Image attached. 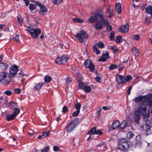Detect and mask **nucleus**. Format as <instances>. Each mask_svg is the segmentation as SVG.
Here are the masks:
<instances>
[{
    "mask_svg": "<svg viewBox=\"0 0 152 152\" xmlns=\"http://www.w3.org/2000/svg\"><path fill=\"white\" fill-rule=\"evenodd\" d=\"M68 111V109L66 106H64L62 110V112L64 113H66Z\"/></svg>",
    "mask_w": 152,
    "mask_h": 152,
    "instance_id": "nucleus-56",
    "label": "nucleus"
},
{
    "mask_svg": "<svg viewBox=\"0 0 152 152\" xmlns=\"http://www.w3.org/2000/svg\"><path fill=\"white\" fill-rule=\"evenodd\" d=\"M143 130H146V135L152 134V127L148 125H145V127L143 126L142 127Z\"/></svg>",
    "mask_w": 152,
    "mask_h": 152,
    "instance_id": "nucleus-17",
    "label": "nucleus"
},
{
    "mask_svg": "<svg viewBox=\"0 0 152 152\" xmlns=\"http://www.w3.org/2000/svg\"><path fill=\"white\" fill-rule=\"evenodd\" d=\"M93 48L94 52L96 54H99L100 53V51L98 50L95 44L93 45Z\"/></svg>",
    "mask_w": 152,
    "mask_h": 152,
    "instance_id": "nucleus-28",
    "label": "nucleus"
},
{
    "mask_svg": "<svg viewBox=\"0 0 152 152\" xmlns=\"http://www.w3.org/2000/svg\"><path fill=\"white\" fill-rule=\"evenodd\" d=\"M132 85H131L128 88L127 91V94L128 95H130L131 94V91L132 89Z\"/></svg>",
    "mask_w": 152,
    "mask_h": 152,
    "instance_id": "nucleus-58",
    "label": "nucleus"
},
{
    "mask_svg": "<svg viewBox=\"0 0 152 152\" xmlns=\"http://www.w3.org/2000/svg\"><path fill=\"white\" fill-rule=\"evenodd\" d=\"M12 82L8 72L3 71L0 72V83L4 86H7Z\"/></svg>",
    "mask_w": 152,
    "mask_h": 152,
    "instance_id": "nucleus-3",
    "label": "nucleus"
},
{
    "mask_svg": "<svg viewBox=\"0 0 152 152\" xmlns=\"http://www.w3.org/2000/svg\"><path fill=\"white\" fill-rule=\"evenodd\" d=\"M115 32L114 31H112L110 34L109 38L111 40H113L115 39V36L114 35L115 34Z\"/></svg>",
    "mask_w": 152,
    "mask_h": 152,
    "instance_id": "nucleus-33",
    "label": "nucleus"
},
{
    "mask_svg": "<svg viewBox=\"0 0 152 152\" xmlns=\"http://www.w3.org/2000/svg\"><path fill=\"white\" fill-rule=\"evenodd\" d=\"M53 149L54 151H57L60 150L59 147L56 146H54L53 147Z\"/></svg>",
    "mask_w": 152,
    "mask_h": 152,
    "instance_id": "nucleus-60",
    "label": "nucleus"
},
{
    "mask_svg": "<svg viewBox=\"0 0 152 152\" xmlns=\"http://www.w3.org/2000/svg\"><path fill=\"white\" fill-rule=\"evenodd\" d=\"M26 30L30 34L32 37L36 39H37L38 35L41 32V30L39 28L34 29L30 27H28Z\"/></svg>",
    "mask_w": 152,
    "mask_h": 152,
    "instance_id": "nucleus-6",
    "label": "nucleus"
},
{
    "mask_svg": "<svg viewBox=\"0 0 152 152\" xmlns=\"http://www.w3.org/2000/svg\"><path fill=\"white\" fill-rule=\"evenodd\" d=\"M50 133V131H48L43 132L42 134V135L44 137H48Z\"/></svg>",
    "mask_w": 152,
    "mask_h": 152,
    "instance_id": "nucleus-47",
    "label": "nucleus"
},
{
    "mask_svg": "<svg viewBox=\"0 0 152 152\" xmlns=\"http://www.w3.org/2000/svg\"><path fill=\"white\" fill-rule=\"evenodd\" d=\"M40 9L41 10V11L47 12L48 11V9L46 8V7L44 6L43 5H42L41 7H40Z\"/></svg>",
    "mask_w": 152,
    "mask_h": 152,
    "instance_id": "nucleus-39",
    "label": "nucleus"
},
{
    "mask_svg": "<svg viewBox=\"0 0 152 152\" xmlns=\"http://www.w3.org/2000/svg\"><path fill=\"white\" fill-rule=\"evenodd\" d=\"M129 28L128 24L127 23L124 25H123L120 27L118 29V31L122 33H126L128 32Z\"/></svg>",
    "mask_w": 152,
    "mask_h": 152,
    "instance_id": "nucleus-13",
    "label": "nucleus"
},
{
    "mask_svg": "<svg viewBox=\"0 0 152 152\" xmlns=\"http://www.w3.org/2000/svg\"><path fill=\"white\" fill-rule=\"evenodd\" d=\"M104 19L103 12L100 11L97 13L94 14V15H91L88 19V21L91 23H94L96 21L103 22Z\"/></svg>",
    "mask_w": 152,
    "mask_h": 152,
    "instance_id": "nucleus-2",
    "label": "nucleus"
},
{
    "mask_svg": "<svg viewBox=\"0 0 152 152\" xmlns=\"http://www.w3.org/2000/svg\"><path fill=\"white\" fill-rule=\"evenodd\" d=\"M117 82L118 84H124L125 83V78L121 75H117Z\"/></svg>",
    "mask_w": 152,
    "mask_h": 152,
    "instance_id": "nucleus-15",
    "label": "nucleus"
},
{
    "mask_svg": "<svg viewBox=\"0 0 152 152\" xmlns=\"http://www.w3.org/2000/svg\"><path fill=\"white\" fill-rule=\"evenodd\" d=\"M136 142L135 143V145L136 146H140L142 143L141 140H136Z\"/></svg>",
    "mask_w": 152,
    "mask_h": 152,
    "instance_id": "nucleus-51",
    "label": "nucleus"
},
{
    "mask_svg": "<svg viewBox=\"0 0 152 152\" xmlns=\"http://www.w3.org/2000/svg\"><path fill=\"white\" fill-rule=\"evenodd\" d=\"M120 125V122L119 120H115L114 121L113 123L112 124L109 129V130L110 131L114 130L116 129L119 128Z\"/></svg>",
    "mask_w": 152,
    "mask_h": 152,
    "instance_id": "nucleus-14",
    "label": "nucleus"
},
{
    "mask_svg": "<svg viewBox=\"0 0 152 152\" xmlns=\"http://www.w3.org/2000/svg\"><path fill=\"white\" fill-rule=\"evenodd\" d=\"M95 80L97 82H98L99 83L101 82L100 80H101V78L100 77H98V76L97 77H96L95 78Z\"/></svg>",
    "mask_w": 152,
    "mask_h": 152,
    "instance_id": "nucleus-64",
    "label": "nucleus"
},
{
    "mask_svg": "<svg viewBox=\"0 0 152 152\" xmlns=\"http://www.w3.org/2000/svg\"><path fill=\"white\" fill-rule=\"evenodd\" d=\"M87 134L90 135L96 134L102 135V132L100 129H97L96 127H93L88 132Z\"/></svg>",
    "mask_w": 152,
    "mask_h": 152,
    "instance_id": "nucleus-11",
    "label": "nucleus"
},
{
    "mask_svg": "<svg viewBox=\"0 0 152 152\" xmlns=\"http://www.w3.org/2000/svg\"><path fill=\"white\" fill-rule=\"evenodd\" d=\"M69 59V57L67 55H63L61 57L56 58L55 62L58 65H61L64 64Z\"/></svg>",
    "mask_w": 152,
    "mask_h": 152,
    "instance_id": "nucleus-8",
    "label": "nucleus"
},
{
    "mask_svg": "<svg viewBox=\"0 0 152 152\" xmlns=\"http://www.w3.org/2000/svg\"><path fill=\"white\" fill-rule=\"evenodd\" d=\"M145 9L146 12L147 14L152 16V6L148 5L145 8Z\"/></svg>",
    "mask_w": 152,
    "mask_h": 152,
    "instance_id": "nucleus-22",
    "label": "nucleus"
},
{
    "mask_svg": "<svg viewBox=\"0 0 152 152\" xmlns=\"http://www.w3.org/2000/svg\"><path fill=\"white\" fill-rule=\"evenodd\" d=\"M147 104L149 107H151L152 108V96L148 98L147 100ZM151 112L152 113V109L151 110Z\"/></svg>",
    "mask_w": 152,
    "mask_h": 152,
    "instance_id": "nucleus-29",
    "label": "nucleus"
},
{
    "mask_svg": "<svg viewBox=\"0 0 152 152\" xmlns=\"http://www.w3.org/2000/svg\"><path fill=\"white\" fill-rule=\"evenodd\" d=\"M44 83L41 82L36 84L34 87V89L35 90H39L44 85Z\"/></svg>",
    "mask_w": 152,
    "mask_h": 152,
    "instance_id": "nucleus-24",
    "label": "nucleus"
},
{
    "mask_svg": "<svg viewBox=\"0 0 152 152\" xmlns=\"http://www.w3.org/2000/svg\"><path fill=\"white\" fill-rule=\"evenodd\" d=\"M132 79V77L129 75H128L125 78V83L127 82H129Z\"/></svg>",
    "mask_w": 152,
    "mask_h": 152,
    "instance_id": "nucleus-36",
    "label": "nucleus"
},
{
    "mask_svg": "<svg viewBox=\"0 0 152 152\" xmlns=\"http://www.w3.org/2000/svg\"><path fill=\"white\" fill-rule=\"evenodd\" d=\"M18 106V104L14 102H10L8 103V107L12 110H14Z\"/></svg>",
    "mask_w": 152,
    "mask_h": 152,
    "instance_id": "nucleus-18",
    "label": "nucleus"
},
{
    "mask_svg": "<svg viewBox=\"0 0 152 152\" xmlns=\"http://www.w3.org/2000/svg\"><path fill=\"white\" fill-rule=\"evenodd\" d=\"M134 136V134L131 132H128L126 135L127 137L129 139H132Z\"/></svg>",
    "mask_w": 152,
    "mask_h": 152,
    "instance_id": "nucleus-35",
    "label": "nucleus"
},
{
    "mask_svg": "<svg viewBox=\"0 0 152 152\" xmlns=\"http://www.w3.org/2000/svg\"><path fill=\"white\" fill-rule=\"evenodd\" d=\"M142 115L144 118L147 119L149 117V111L146 110L145 105L141 104L134 112V122L137 124L139 123L140 116Z\"/></svg>",
    "mask_w": 152,
    "mask_h": 152,
    "instance_id": "nucleus-1",
    "label": "nucleus"
},
{
    "mask_svg": "<svg viewBox=\"0 0 152 152\" xmlns=\"http://www.w3.org/2000/svg\"><path fill=\"white\" fill-rule=\"evenodd\" d=\"M73 21L75 22H77L79 23H83L84 22V20L83 19H81L80 18H74L72 19Z\"/></svg>",
    "mask_w": 152,
    "mask_h": 152,
    "instance_id": "nucleus-31",
    "label": "nucleus"
},
{
    "mask_svg": "<svg viewBox=\"0 0 152 152\" xmlns=\"http://www.w3.org/2000/svg\"><path fill=\"white\" fill-rule=\"evenodd\" d=\"M108 11L109 12V15H108V18L111 17L113 16V10H110V9H108Z\"/></svg>",
    "mask_w": 152,
    "mask_h": 152,
    "instance_id": "nucleus-49",
    "label": "nucleus"
},
{
    "mask_svg": "<svg viewBox=\"0 0 152 152\" xmlns=\"http://www.w3.org/2000/svg\"><path fill=\"white\" fill-rule=\"evenodd\" d=\"M101 108H98L96 110V112L98 115L99 116L101 115Z\"/></svg>",
    "mask_w": 152,
    "mask_h": 152,
    "instance_id": "nucleus-62",
    "label": "nucleus"
},
{
    "mask_svg": "<svg viewBox=\"0 0 152 152\" xmlns=\"http://www.w3.org/2000/svg\"><path fill=\"white\" fill-rule=\"evenodd\" d=\"M78 83L79 88L81 89H83V87L84 86L83 85L82 82L81 80L79 79L78 80Z\"/></svg>",
    "mask_w": 152,
    "mask_h": 152,
    "instance_id": "nucleus-37",
    "label": "nucleus"
},
{
    "mask_svg": "<svg viewBox=\"0 0 152 152\" xmlns=\"http://www.w3.org/2000/svg\"><path fill=\"white\" fill-rule=\"evenodd\" d=\"M25 75V74H23L22 72V71L20 73H18L16 76L18 77L19 78H22Z\"/></svg>",
    "mask_w": 152,
    "mask_h": 152,
    "instance_id": "nucleus-55",
    "label": "nucleus"
},
{
    "mask_svg": "<svg viewBox=\"0 0 152 152\" xmlns=\"http://www.w3.org/2000/svg\"><path fill=\"white\" fill-rule=\"evenodd\" d=\"M63 1V0H53L52 2L54 4L58 5Z\"/></svg>",
    "mask_w": 152,
    "mask_h": 152,
    "instance_id": "nucleus-42",
    "label": "nucleus"
},
{
    "mask_svg": "<svg viewBox=\"0 0 152 152\" xmlns=\"http://www.w3.org/2000/svg\"><path fill=\"white\" fill-rule=\"evenodd\" d=\"M87 68L89 69V70L91 72H94L95 69V66L93 64V63H92Z\"/></svg>",
    "mask_w": 152,
    "mask_h": 152,
    "instance_id": "nucleus-32",
    "label": "nucleus"
},
{
    "mask_svg": "<svg viewBox=\"0 0 152 152\" xmlns=\"http://www.w3.org/2000/svg\"><path fill=\"white\" fill-rule=\"evenodd\" d=\"M44 80L45 82L48 83H49L51 80L52 78L48 75H47L45 77Z\"/></svg>",
    "mask_w": 152,
    "mask_h": 152,
    "instance_id": "nucleus-30",
    "label": "nucleus"
},
{
    "mask_svg": "<svg viewBox=\"0 0 152 152\" xmlns=\"http://www.w3.org/2000/svg\"><path fill=\"white\" fill-rule=\"evenodd\" d=\"M18 66L14 65L13 66H12L10 71H9V76L11 77V78L13 77L17 74V73L18 71Z\"/></svg>",
    "mask_w": 152,
    "mask_h": 152,
    "instance_id": "nucleus-10",
    "label": "nucleus"
},
{
    "mask_svg": "<svg viewBox=\"0 0 152 152\" xmlns=\"http://www.w3.org/2000/svg\"><path fill=\"white\" fill-rule=\"evenodd\" d=\"M83 90L86 92L89 93L91 91V87L89 86H85L83 87Z\"/></svg>",
    "mask_w": 152,
    "mask_h": 152,
    "instance_id": "nucleus-26",
    "label": "nucleus"
},
{
    "mask_svg": "<svg viewBox=\"0 0 152 152\" xmlns=\"http://www.w3.org/2000/svg\"><path fill=\"white\" fill-rule=\"evenodd\" d=\"M102 23H104V25L106 27V29L107 31L109 32L111 31L113 28L109 24L108 20L107 19H104Z\"/></svg>",
    "mask_w": 152,
    "mask_h": 152,
    "instance_id": "nucleus-16",
    "label": "nucleus"
},
{
    "mask_svg": "<svg viewBox=\"0 0 152 152\" xmlns=\"http://www.w3.org/2000/svg\"><path fill=\"white\" fill-rule=\"evenodd\" d=\"M79 120L77 118H76L71 122L69 124L65 127L67 132L70 133L73 131L74 129L78 124Z\"/></svg>",
    "mask_w": 152,
    "mask_h": 152,
    "instance_id": "nucleus-4",
    "label": "nucleus"
},
{
    "mask_svg": "<svg viewBox=\"0 0 152 152\" xmlns=\"http://www.w3.org/2000/svg\"><path fill=\"white\" fill-rule=\"evenodd\" d=\"M115 10L118 14H120L121 12V5L119 3H117L115 4Z\"/></svg>",
    "mask_w": 152,
    "mask_h": 152,
    "instance_id": "nucleus-19",
    "label": "nucleus"
},
{
    "mask_svg": "<svg viewBox=\"0 0 152 152\" xmlns=\"http://www.w3.org/2000/svg\"><path fill=\"white\" fill-rule=\"evenodd\" d=\"M13 110L14 111L12 114L14 115H15V117H16L18 114L20 113V110L19 108H16L14 110Z\"/></svg>",
    "mask_w": 152,
    "mask_h": 152,
    "instance_id": "nucleus-34",
    "label": "nucleus"
},
{
    "mask_svg": "<svg viewBox=\"0 0 152 152\" xmlns=\"http://www.w3.org/2000/svg\"><path fill=\"white\" fill-rule=\"evenodd\" d=\"M129 144L126 139H120L118 145V148L121 150H124L127 149L129 147Z\"/></svg>",
    "mask_w": 152,
    "mask_h": 152,
    "instance_id": "nucleus-9",
    "label": "nucleus"
},
{
    "mask_svg": "<svg viewBox=\"0 0 152 152\" xmlns=\"http://www.w3.org/2000/svg\"><path fill=\"white\" fill-rule=\"evenodd\" d=\"M132 52L135 54H138L139 52V50L137 49L135 47H133L132 49Z\"/></svg>",
    "mask_w": 152,
    "mask_h": 152,
    "instance_id": "nucleus-44",
    "label": "nucleus"
},
{
    "mask_svg": "<svg viewBox=\"0 0 152 152\" xmlns=\"http://www.w3.org/2000/svg\"><path fill=\"white\" fill-rule=\"evenodd\" d=\"M102 22H98L94 25V27L96 30H100L103 28V24Z\"/></svg>",
    "mask_w": 152,
    "mask_h": 152,
    "instance_id": "nucleus-20",
    "label": "nucleus"
},
{
    "mask_svg": "<svg viewBox=\"0 0 152 152\" xmlns=\"http://www.w3.org/2000/svg\"><path fill=\"white\" fill-rule=\"evenodd\" d=\"M109 48L110 49L113 50L114 53H116L118 52V50H117V48L116 47L113 46H110Z\"/></svg>",
    "mask_w": 152,
    "mask_h": 152,
    "instance_id": "nucleus-45",
    "label": "nucleus"
},
{
    "mask_svg": "<svg viewBox=\"0 0 152 152\" xmlns=\"http://www.w3.org/2000/svg\"><path fill=\"white\" fill-rule=\"evenodd\" d=\"M50 147L49 146H47L44 149L42 150L41 152H48L50 150Z\"/></svg>",
    "mask_w": 152,
    "mask_h": 152,
    "instance_id": "nucleus-46",
    "label": "nucleus"
},
{
    "mask_svg": "<svg viewBox=\"0 0 152 152\" xmlns=\"http://www.w3.org/2000/svg\"><path fill=\"white\" fill-rule=\"evenodd\" d=\"M122 41L121 37L120 35H118L116 39L115 42L117 43H119Z\"/></svg>",
    "mask_w": 152,
    "mask_h": 152,
    "instance_id": "nucleus-38",
    "label": "nucleus"
},
{
    "mask_svg": "<svg viewBox=\"0 0 152 152\" xmlns=\"http://www.w3.org/2000/svg\"><path fill=\"white\" fill-rule=\"evenodd\" d=\"M134 40L138 41L140 39V36L139 35L136 34L134 36Z\"/></svg>",
    "mask_w": 152,
    "mask_h": 152,
    "instance_id": "nucleus-57",
    "label": "nucleus"
},
{
    "mask_svg": "<svg viewBox=\"0 0 152 152\" xmlns=\"http://www.w3.org/2000/svg\"><path fill=\"white\" fill-rule=\"evenodd\" d=\"M36 7V5L32 4H30L29 5V8L31 11L34 10Z\"/></svg>",
    "mask_w": 152,
    "mask_h": 152,
    "instance_id": "nucleus-41",
    "label": "nucleus"
},
{
    "mask_svg": "<svg viewBox=\"0 0 152 152\" xmlns=\"http://www.w3.org/2000/svg\"><path fill=\"white\" fill-rule=\"evenodd\" d=\"M21 90L20 88L15 89L14 90V92L15 93H19L20 92Z\"/></svg>",
    "mask_w": 152,
    "mask_h": 152,
    "instance_id": "nucleus-63",
    "label": "nucleus"
},
{
    "mask_svg": "<svg viewBox=\"0 0 152 152\" xmlns=\"http://www.w3.org/2000/svg\"><path fill=\"white\" fill-rule=\"evenodd\" d=\"M75 36L81 42H84V39H86L88 38V34L84 30H81L80 33H77Z\"/></svg>",
    "mask_w": 152,
    "mask_h": 152,
    "instance_id": "nucleus-7",
    "label": "nucleus"
},
{
    "mask_svg": "<svg viewBox=\"0 0 152 152\" xmlns=\"http://www.w3.org/2000/svg\"><path fill=\"white\" fill-rule=\"evenodd\" d=\"M12 92L11 91L7 90L4 92V94L8 96H10L12 94Z\"/></svg>",
    "mask_w": 152,
    "mask_h": 152,
    "instance_id": "nucleus-54",
    "label": "nucleus"
},
{
    "mask_svg": "<svg viewBox=\"0 0 152 152\" xmlns=\"http://www.w3.org/2000/svg\"><path fill=\"white\" fill-rule=\"evenodd\" d=\"M152 96V94L150 95L149 96L147 97L145 96H140L138 97H135L134 100L136 103H139L141 102H142L139 105L138 108L140 106L141 104H143L145 105L146 110H147V104L146 102L147 103V100L148 98L150 96Z\"/></svg>",
    "mask_w": 152,
    "mask_h": 152,
    "instance_id": "nucleus-5",
    "label": "nucleus"
},
{
    "mask_svg": "<svg viewBox=\"0 0 152 152\" xmlns=\"http://www.w3.org/2000/svg\"><path fill=\"white\" fill-rule=\"evenodd\" d=\"M126 126V120H124L121 124L120 123V125L119 126V128L124 129Z\"/></svg>",
    "mask_w": 152,
    "mask_h": 152,
    "instance_id": "nucleus-25",
    "label": "nucleus"
},
{
    "mask_svg": "<svg viewBox=\"0 0 152 152\" xmlns=\"http://www.w3.org/2000/svg\"><path fill=\"white\" fill-rule=\"evenodd\" d=\"M92 62L91 61L90 59H87L84 62V64L86 67H88L92 63Z\"/></svg>",
    "mask_w": 152,
    "mask_h": 152,
    "instance_id": "nucleus-27",
    "label": "nucleus"
},
{
    "mask_svg": "<svg viewBox=\"0 0 152 152\" xmlns=\"http://www.w3.org/2000/svg\"><path fill=\"white\" fill-rule=\"evenodd\" d=\"M17 18L18 21V23L20 24V26H22V23L23 22V19L21 18H20L19 17H17Z\"/></svg>",
    "mask_w": 152,
    "mask_h": 152,
    "instance_id": "nucleus-50",
    "label": "nucleus"
},
{
    "mask_svg": "<svg viewBox=\"0 0 152 152\" xmlns=\"http://www.w3.org/2000/svg\"><path fill=\"white\" fill-rule=\"evenodd\" d=\"M111 107L110 106L107 107L105 106H104L102 107V109L105 110H110L111 109Z\"/></svg>",
    "mask_w": 152,
    "mask_h": 152,
    "instance_id": "nucleus-61",
    "label": "nucleus"
},
{
    "mask_svg": "<svg viewBox=\"0 0 152 152\" xmlns=\"http://www.w3.org/2000/svg\"><path fill=\"white\" fill-rule=\"evenodd\" d=\"M75 108H76L77 110H79L80 111V109L81 108V105L79 103H77L75 105Z\"/></svg>",
    "mask_w": 152,
    "mask_h": 152,
    "instance_id": "nucleus-48",
    "label": "nucleus"
},
{
    "mask_svg": "<svg viewBox=\"0 0 152 152\" xmlns=\"http://www.w3.org/2000/svg\"><path fill=\"white\" fill-rule=\"evenodd\" d=\"M15 118V115H14L13 114L10 115L8 114L6 116V120L8 121L12 120Z\"/></svg>",
    "mask_w": 152,
    "mask_h": 152,
    "instance_id": "nucleus-23",
    "label": "nucleus"
},
{
    "mask_svg": "<svg viewBox=\"0 0 152 152\" xmlns=\"http://www.w3.org/2000/svg\"><path fill=\"white\" fill-rule=\"evenodd\" d=\"M118 67V66L114 64H111L109 67V69L110 70H113L114 69L117 68Z\"/></svg>",
    "mask_w": 152,
    "mask_h": 152,
    "instance_id": "nucleus-43",
    "label": "nucleus"
},
{
    "mask_svg": "<svg viewBox=\"0 0 152 152\" xmlns=\"http://www.w3.org/2000/svg\"><path fill=\"white\" fill-rule=\"evenodd\" d=\"M72 78L71 77H68L66 80V83L67 84H70L72 82Z\"/></svg>",
    "mask_w": 152,
    "mask_h": 152,
    "instance_id": "nucleus-52",
    "label": "nucleus"
},
{
    "mask_svg": "<svg viewBox=\"0 0 152 152\" xmlns=\"http://www.w3.org/2000/svg\"><path fill=\"white\" fill-rule=\"evenodd\" d=\"M13 39H14V41H15L16 42H19V36L18 35H16L13 38Z\"/></svg>",
    "mask_w": 152,
    "mask_h": 152,
    "instance_id": "nucleus-53",
    "label": "nucleus"
},
{
    "mask_svg": "<svg viewBox=\"0 0 152 152\" xmlns=\"http://www.w3.org/2000/svg\"><path fill=\"white\" fill-rule=\"evenodd\" d=\"M80 111L79 110H76L72 114V115L74 117L76 116L79 114Z\"/></svg>",
    "mask_w": 152,
    "mask_h": 152,
    "instance_id": "nucleus-59",
    "label": "nucleus"
},
{
    "mask_svg": "<svg viewBox=\"0 0 152 152\" xmlns=\"http://www.w3.org/2000/svg\"><path fill=\"white\" fill-rule=\"evenodd\" d=\"M110 57L107 51H104L101 57L98 59L99 61L105 62Z\"/></svg>",
    "mask_w": 152,
    "mask_h": 152,
    "instance_id": "nucleus-12",
    "label": "nucleus"
},
{
    "mask_svg": "<svg viewBox=\"0 0 152 152\" xmlns=\"http://www.w3.org/2000/svg\"><path fill=\"white\" fill-rule=\"evenodd\" d=\"M8 67V65L5 62H2L0 63V68L2 70H6Z\"/></svg>",
    "mask_w": 152,
    "mask_h": 152,
    "instance_id": "nucleus-21",
    "label": "nucleus"
},
{
    "mask_svg": "<svg viewBox=\"0 0 152 152\" xmlns=\"http://www.w3.org/2000/svg\"><path fill=\"white\" fill-rule=\"evenodd\" d=\"M97 46L100 48H103L105 47L104 44L102 42H98L96 43Z\"/></svg>",
    "mask_w": 152,
    "mask_h": 152,
    "instance_id": "nucleus-40",
    "label": "nucleus"
}]
</instances>
